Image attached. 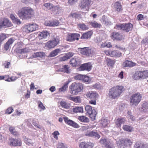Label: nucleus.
Instances as JSON below:
<instances>
[{"instance_id": "f03ea898", "label": "nucleus", "mask_w": 148, "mask_h": 148, "mask_svg": "<svg viewBox=\"0 0 148 148\" xmlns=\"http://www.w3.org/2000/svg\"><path fill=\"white\" fill-rule=\"evenodd\" d=\"M124 90V88L122 86H117L112 88L108 93L109 97L111 99L118 98L122 92Z\"/></svg>"}, {"instance_id": "dca6fc26", "label": "nucleus", "mask_w": 148, "mask_h": 148, "mask_svg": "<svg viewBox=\"0 0 148 148\" xmlns=\"http://www.w3.org/2000/svg\"><path fill=\"white\" fill-rule=\"evenodd\" d=\"M85 134L87 136L95 138L96 139H98L100 137V136L95 130H93L92 131L86 133Z\"/></svg>"}, {"instance_id": "2f4dec72", "label": "nucleus", "mask_w": 148, "mask_h": 148, "mask_svg": "<svg viewBox=\"0 0 148 148\" xmlns=\"http://www.w3.org/2000/svg\"><path fill=\"white\" fill-rule=\"evenodd\" d=\"M14 40L13 38H10L5 44L4 46V49L6 50H7L9 49L10 46L13 42Z\"/></svg>"}, {"instance_id": "393cba45", "label": "nucleus", "mask_w": 148, "mask_h": 148, "mask_svg": "<svg viewBox=\"0 0 148 148\" xmlns=\"http://www.w3.org/2000/svg\"><path fill=\"white\" fill-rule=\"evenodd\" d=\"M45 53L42 51H39L34 53L32 56L33 58H42L45 57Z\"/></svg>"}, {"instance_id": "f704fd0d", "label": "nucleus", "mask_w": 148, "mask_h": 148, "mask_svg": "<svg viewBox=\"0 0 148 148\" xmlns=\"http://www.w3.org/2000/svg\"><path fill=\"white\" fill-rule=\"evenodd\" d=\"M91 31L88 32L83 34L81 37V39H87L90 38L92 35Z\"/></svg>"}, {"instance_id": "58836bf2", "label": "nucleus", "mask_w": 148, "mask_h": 148, "mask_svg": "<svg viewBox=\"0 0 148 148\" xmlns=\"http://www.w3.org/2000/svg\"><path fill=\"white\" fill-rule=\"evenodd\" d=\"M77 26L79 28L82 30H86L88 29V26L84 23L78 24Z\"/></svg>"}, {"instance_id": "c756f323", "label": "nucleus", "mask_w": 148, "mask_h": 148, "mask_svg": "<svg viewBox=\"0 0 148 148\" xmlns=\"http://www.w3.org/2000/svg\"><path fill=\"white\" fill-rule=\"evenodd\" d=\"M60 70L62 72L66 73L68 74L70 73V69L68 65H65L63 66L62 67L60 68Z\"/></svg>"}, {"instance_id": "bf43d9fd", "label": "nucleus", "mask_w": 148, "mask_h": 148, "mask_svg": "<svg viewBox=\"0 0 148 148\" xmlns=\"http://www.w3.org/2000/svg\"><path fill=\"white\" fill-rule=\"evenodd\" d=\"M17 78V77H12L10 78H8L7 79H5V80L8 82L14 81Z\"/></svg>"}, {"instance_id": "603ef678", "label": "nucleus", "mask_w": 148, "mask_h": 148, "mask_svg": "<svg viewBox=\"0 0 148 148\" xmlns=\"http://www.w3.org/2000/svg\"><path fill=\"white\" fill-rule=\"evenodd\" d=\"M111 47H112V45H111V43L109 42L102 43V44L101 45V47H107L110 48Z\"/></svg>"}, {"instance_id": "79ce46f5", "label": "nucleus", "mask_w": 148, "mask_h": 148, "mask_svg": "<svg viewBox=\"0 0 148 148\" xmlns=\"http://www.w3.org/2000/svg\"><path fill=\"white\" fill-rule=\"evenodd\" d=\"M114 7L116 9L118 12H120L121 10L122 6L121 3L118 1L115 3L114 4Z\"/></svg>"}, {"instance_id": "3c124183", "label": "nucleus", "mask_w": 148, "mask_h": 148, "mask_svg": "<svg viewBox=\"0 0 148 148\" xmlns=\"http://www.w3.org/2000/svg\"><path fill=\"white\" fill-rule=\"evenodd\" d=\"M101 123L103 127H105L107 126V125L108 123V121L107 119H101Z\"/></svg>"}, {"instance_id": "473e14b6", "label": "nucleus", "mask_w": 148, "mask_h": 148, "mask_svg": "<svg viewBox=\"0 0 148 148\" xmlns=\"http://www.w3.org/2000/svg\"><path fill=\"white\" fill-rule=\"evenodd\" d=\"M135 80L142 79L141 76L140 71H136L132 77Z\"/></svg>"}, {"instance_id": "37998d69", "label": "nucleus", "mask_w": 148, "mask_h": 148, "mask_svg": "<svg viewBox=\"0 0 148 148\" xmlns=\"http://www.w3.org/2000/svg\"><path fill=\"white\" fill-rule=\"evenodd\" d=\"M60 104L62 108L65 109H68L70 108V104L64 101H61L60 102Z\"/></svg>"}, {"instance_id": "a19ab883", "label": "nucleus", "mask_w": 148, "mask_h": 148, "mask_svg": "<svg viewBox=\"0 0 148 148\" xmlns=\"http://www.w3.org/2000/svg\"><path fill=\"white\" fill-rule=\"evenodd\" d=\"M100 143L101 144L103 145L106 147L111 142L108 139L103 138L100 140Z\"/></svg>"}, {"instance_id": "20e7f679", "label": "nucleus", "mask_w": 148, "mask_h": 148, "mask_svg": "<svg viewBox=\"0 0 148 148\" xmlns=\"http://www.w3.org/2000/svg\"><path fill=\"white\" fill-rule=\"evenodd\" d=\"M72 94L77 95L83 89V86L80 83H75L72 84L70 87Z\"/></svg>"}, {"instance_id": "cd10ccee", "label": "nucleus", "mask_w": 148, "mask_h": 148, "mask_svg": "<svg viewBox=\"0 0 148 148\" xmlns=\"http://www.w3.org/2000/svg\"><path fill=\"white\" fill-rule=\"evenodd\" d=\"M49 35V33L47 31H45L40 33L38 34V36L40 39H46Z\"/></svg>"}, {"instance_id": "7ed1b4c3", "label": "nucleus", "mask_w": 148, "mask_h": 148, "mask_svg": "<svg viewBox=\"0 0 148 148\" xmlns=\"http://www.w3.org/2000/svg\"><path fill=\"white\" fill-rule=\"evenodd\" d=\"M115 28L119 30H123L124 32H128L132 30L133 25L131 23H119L116 25Z\"/></svg>"}, {"instance_id": "69168bd1", "label": "nucleus", "mask_w": 148, "mask_h": 148, "mask_svg": "<svg viewBox=\"0 0 148 148\" xmlns=\"http://www.w3.org/2000/svg\"><path fill=\"white\" fill-rule=\"evenodd\" d=\"M3 64L5 68H9V66L10 65V62L5 61L3 63Z\"/></svg>"}, {"instance_id": "774afa93", "label": "nucleus", "mask_w": 148, "mask_h": 148, "mask_svg": "<svg viewBox=\"0 0 148 148\" xmlns=\"http://www.w3.org/2000/svg\"><path fill=\"white\" fill-rule=\"evenodd\" d=\"M58 148H67L63 143H59L58 145Z\"/></svg>"}, {"instance_id": "6ab92c4d", "label": "nucleus", "mask_w": 148, "mask_h": 148, "mask_svg": "<svg viewBox=\"0 0 148 148\" xmlns=\"http://www.w3.org/2000/svg\"><path fill=\"white\" fill-rule=\"evenodd\" d=\"M78 49L81 54L89 56V54L91 53V50L88 47L79 48Z\"/></svg>"}, {"instance_id": "1a4fd4ad", "label": "nucleus", "mask_w": 148, "mask_h": 148, "mask_svg": "<svg viewBox=\"0 0 148 148\" xmlns=\"http://www.w3.org/2000/svg\"><path fill=\"white\" fill-rule=\"evenodd\" d=\"M106 55H109L111 57L115 58L119 57L121 56L122 53L117 50L111 51L110 50L106 51L105 52Z\"/></svg>"}, {"instance_id": "c85d7f7f", "label": "nucleus", "mask_w": 148, "mask_h": 148, "mask_svg": "<svg viewBox=\"0 0 148 148\" xmlns=\"http://www.w3.org/2000/svg\"><path fill=\"white\" fill-rule=\"evenodd\" d=\"M10 18L14 23L17 24H21V21L19 19L17 18L16 16H15L13 14H11Z\"/></svg>"}, {"instance_id": "a18cd8bd", "label": "nucleus", "mask_w": 148, "mask_h": 148, "mask_svg": "<svg viewBox=\"0 0 148 148\" xmlns=\"http://www.w3.org/2000/svg\"><path fill=\"white\" fill-rule=\"evenodd\" d=\"M54 5L51 3H45L44 5L46 9L51 11Z\"/></svg>"}, {"instance_id": "f3484780", "label": "nucleus", "mask_w": 148, "mask_h": 148, "mask_svg": "<svg viewBox=\"0 0 148 148\" xmlns=\"http://www.w3.org/2000/svg\"><path fill=\"white\" fill-rule=\"evenodd\" d=\"M62 49L61 48L56 49L51 51L49 56L50 57H54L59 54L61 53L62 51Z\"/></svg>"}, {"instance_id": "ea45409f", "label": "nucleus", "mask_w": 148, "mask_h": 148, "mask_svg": "<svg viewBox=\"0 0 148 148\" xmlns=\"http://www.w3.org/2000/svg\"><path fill=\"white\" fill-rule=\"evenodd\" d=\"M73 112L75 113L83 112V108L82 107H77L73 108Z\"/></svg>"}, {"instance_id": "864d4df0", "label": "nucleus", "mask_w": 148, "mask_h": 148, "mask_svg": "<svg viewBox=\"0 0 148 148\" xmlns=\"http://www.w3.org/2000/svg\"><path fill=\"white\" fill-rule=\"evenodd\" d=\"M84 76L82 80L84 82L88 83H89L91 81L90 78L85 75H84Z\"/></svg>"}, {"instance_id": "c03bdc74", "label": "nucleus", "mask_w": 148, "mask_h": 148, "mask_svg": "<svg viewBox=\"0 0 148 148\" xmlns=\"http://www.w3.org/2000/svg\"><path fill=\"white\" fill-rule=\"evenodd\" d=\"M89 23L92 27L96 28H99L101 25V24L97 23L96 21L90 22Z\"/></svg>"}, {"instance_id": "2eb2a0df", "label": "nucleus", "mask_w": 148, "mask_h": 148, "mask_svg": "<svg viewBox=\"0 0 148 148\" xmlns=\"http://www.w3.org/2000/svg\"><path fill=\"white\" fill-rule=\"evenodd\" d=\"M62 8L58 5H54L52 9L51 13H53L56 16L58 15L61 13Z\"/></svg>"}, {"instance_id": "0eeeda50", "label": "nucleus", "mask_w": 148, "mask_h": 148, "mask_svg": "<svg viewBox=\"0 0 148 148\" xmlns=\"http://www.w3.org/2000/svg\"><path fill=\"white\" fill-rule=\"evenodd\" d=\"M141 98V95L139 93L133 94L130 98V102L132 105H137L140 102Z\"/></svg>"}, {"instance_id": "6e6d98bb", "label": "nucleus", "mask_w": 148, "mask_h": 148, "mask_svg": "<svg viewBox=\"0 0 148 148\" xmlns=\"http://www.w3.org/2000/svg\"><path fill=\"white\" fill-rule=\"evenodd\" d=\"M71 15L73 17L75 18L79 19L81 18V14L76 13L71 14Z\"/></svg>"}, {"instance_id": "680f3d73", "label": "nucleus", "mask_w": 148, "mask_h": 148, "mask_svg": "<svg viewBox=\"0 0 148 148\" xmlns=\"http://www.w3.org/2000/svg\"><path fill=\"white\" fill-rule=\"evenodd\" d=\"M14 110L12 107H9L6 110L5 113L10 114H11L13 111Z\"/></svg>"}, {"instance_id": "423d86ee", "label": "nucleus", "mask_w": 148, "mask_h": 148, "mask_svg": "<svg viewBox=\"0 0 148 148\" xmlns=\"http://www.w3.org/2000/svg\"><path fill=\"white\" fill-rule=\"evenodd\" d=\"M60 41L59 36H56L53 39L48 41L45 44V47L49 49L54 48L59 43Z\"/></svg>"}, {"instance_id": "a878e982", "label": "nucleus", "mask_w": 148, "mask_h": 148, "mask_svg": "<svg viewBox=\"0 0 148 148\" xmlns=\"http://www.w3.org/2000/svg\"><path fill=\"white\" fill-rule=\"evenodd\" d=\"M97 95V93L95 92L91 91L87 92L86 96L87 98L94 99L96 98Z\"/></svg>"}, {"instance_id": "4be33fe9", "label": "nucleus", "mask_w": 148, "mask_h": 148, "mask_svg": "<svg viewBox=\"0 0 148 148\" xmlns=\"http://www.w3.org/2000/svg\"><path fill=\"white\" fill-rule=\"evenodd\" d=\"M126 121L125 118L121 117L118 119L115 122V124L116 127H120L121 125L124 124Z\"/></svg>"}, {"instance_id": "338daca9", "label": "nucleus", "mask_w": 148, "mask_h": 148, "mask_svg": "<svg viewBox=\"0 0 148 148\" xmlns=\"http://www.w3.org/2000/svg\"><path fill=\"white\" fill-rule=\"evenodd\" d=\"M141 42L142 43L144 44L145 45L148 44V36L145 39L143 40Z\"/></svg>"}, {"instance_id": "a211bd4d", "label": "nucleus", "mask_w": 148, "mask_h": 148, "mask_svg": "<svg viewBox=\"0 0 148 148\" xmlns=\"http://www.w3.org/2000/svg\"><path fill=\"white\" fill-rule=\"evenodd\" d=\"M111 38L114 40H121L122 39V36L118 32H114L111 34Z\"/></svg>"}, {"instance_id": "13d9d810", "label": "nucleus", "mask_w": 148, "mask_h": 148, "mask_svg": "<svg viewBox=\"0 0 148 148\" xmlns=\"http://www.w3.org/2000/svg\"><path fill=\"white\" fill-rule=\"evenodd\" d=\"M68 83L65 84L61 88H60L59 91L60 92L65 91L66 88H68Z\"/></svg>"}, {"instance_id": "4c0bfd02", "label": "nucleus", "mask_w": 148, "mask_h": 148, "mask_svg": "<svg viewBox=\"0 0 148 148\" xmlns=\"http://www.w3.org/2000/svg\"><path fill=\"white\" fill-rule=\"evenodd\" d=\"M117 144L119 147L120 148H125L126 147L125 143V141L124 139H121L118 142H116Z\"/></svg>"}, {"instance_id": "39448f33", "label": "nucleus", "mask_w": 148, "mask_h": 148, "mask_svg": "<svg viewBox=\"0 0 148 148\" xmlns=\"http://www.w3.org/2000/svg\"><path fill=\"white\" fill-rule=\"evenodd\" d=\"M85 110L86 111V113L89 115V116L92 120L95 119L97 113L94 107L87 105L85 107Z\"/></svg>"}, {"instance_id": "9b49d317", "label": "nucleus", "mask_w": 148, "mask_h": 148, "mask_svg": "<svg viewBox=\"0 0 148 148\" xmlns=\"http://www.w3.org/2000/svg\"><path fill=\"white\" fill-rule=\"evenodd\" d=\"M92 66L90 63H85L81 65L78 68L79 71H88L91 70Z\"/></svg>"}, {"instance_id": "aec40b11", "label": "nucleus", "mask_w": 148, "mask_h": 148, "mask_svg": "<svg viewBox=\"0 0 148 148\" xmlns=\"http://www.w3.org/2000/svg\"><path fill=\"white\" fill-rule=\"evenodd\" d=\"M93 0H83L81 3L80 8L81 9L88 8V6L90 4Z\"/></svg>"}, {"instance_id": "412c9836", "label": "nucleus", "mask_w": 148, "mask_h": 148, "mask_svg": "<svg viewBox=\"0 0 148 148\" xmlns=\"http://www.w3.org/2000/svg\"><path fill=\"white\" fill-rule=\"evenodd\" d=\"M93 144L90 142H82L79 145L80 148H93Z\"/></svg>"}, {"instance_id": "8fccbe9b", "label": "nucleus", "mask_w": 148, "mask_h": 148, "mask_svg": "<svg viewBox=\"0 0 148 148\" xmlns=\"http://www.w3.org/2000/svg\"><path fill=\"white\" fill-rule=\"evenodd\" d=\"M123 139L126 147L130 146L132 145V143L130 139L126 138Z\"/></svg>"}, {"instance_id": "4468645a", "label": "nucleus", "mask_w": 148, "mask_h": 148, "mask_svg": "<svg viewBox=\"0 0 148 148\" xmlns=\"http://www.w3.org/2000/svg\"><path fill=\"white\" fill-rule=\"evenodd\" d=\"M80 36L79 34H71L68 35L66 38L67 41H72L75 40H78L79 37Z\"/></svg>"}, {"instance_id": "f8f14e48", "label": "nucleus", "mask_w": 148, "mask_h": 148, "mask_svg": "<svg viewBox=\"0 0 148 148\" xmlns=\"http://www.w3.org/2000/svg\"><path fill=\"white\" fill-rule=\"evenodd\" d=\"M70 63L72 66H77L80 64V60L78 58L75 57L71 59Z\"/></svg>"}, {"instance_id": "ddd939ff", "label": "nucleus", "mask_w": 148, "mask_h": 148, "mask_svg": "<svg viewBox=\"0 0 148 148\" xmlns=\"http://www.w3.org/2000/svg\"><path fill=\"white\" fill-rule=\"evenodd\" d=\"M65 123L68 125L71 126L74 128H78L79 127V125L76 123L72 120L69 119L67 117H63Z\"/></svg>"}, {"instance_id": "e2e57ef3", "label": "nucleus", "mask_w": 148, "mask_h": 148, "mask_svg": "<svg viewBox=\"0 0 148 148\" xmlns=\"http://www.w3.org/2000/svg\"><path fill=\"white\" fill-rule=\"evenodd\" d=\"M51 24L52 26H57L59 25V23L58 21L54 20L51 21Z\"/></svg>"}, {"instance_id": "09e8293b", "label": "nucleus", "mask_w": 148, "mask_h": 148, "mask_svg": "<svg viewBox=\"0 0 148 148\" xmlns=\"http://www.w3.org/2000/svg\"><path fill=\"white\" fill-rule=\"evenodd\" d=\"M106 61L108 66L110 67H113L115 63L114 60L110 59H107Z\"/></svg>"}, {"instance_id": "7c9ffc66", "label": "nucleus", "mask_w": 148, "mask_h": 148, "mask_svg": "<svg viewBox=\"0 0 148 148\" xmlns=\"http://www.w3.org/2000/svg\"><path fill=\"white\" fill-rule=\"evenodd\" d=\"M101 21L103 23L106 25H110L111 24V22L104 15L102 16Z\"/></svg>"}, {"instance_id": "052dcab7", "label": "nucleus", "mask_w": 148, "mask_h": 148, "mask_svg": "<svg viewBox=\"0 0 148 148\" xmlns=\"http://www.w3.org/2000/svg\"><path fill=\"white\" fill-rule=\"evenodd\" d=\"M33 125L39 129H42V126L39 125L36 122V121L34 120L33 122Z\"/></svg>"}, {"instance_id": "72a5a7b5", "label": "nucleus", "mask_w": 148, "mask_h": 148, "mask_svg": "<svg viewBox=\"0 0 148 148\" xmlns=\"http://www.w3.org/2000/svg\"><path fill=\"white\" fill-rule=\"evenodd\" d=\"M134 148H148V145H144L140 142H137L134 146Z\"/></svg>"}, {"instance_id": "bb28decb", "label": "nucleus", "mask_w": 148, "mask_h": 148, "mask_svg": "<svg viewBox=\"0 0 148 148\" xmlns=\"http://www.w3.org/2000/svg\"><path fill=\"white\" fill-rule=\"evenodd\" d=\"M24 141L27 145H28L33 146L36 144L34 139H31L26 137L24 138Z\"/></svg>"}, {"instance_id": "6e6552de", "label": "nucleus", "mask_w": 148, "mask_h": 148, "mask_svg": "<svg viewBox=\"0 0 148 148\" xmlns=\"http://www.w3.org/2000/svg\"><path fill=\"white\" fill-rule=\"evenodd\" d=\"M9 144L11 146H20L21 145V142L20 139H15L11 137L8 138Z\"/></svg>"}, {"instance_id": "5701e85b", "label": "nucleus", "mask_w": 148, "mask_h": 148, "mask_svg": "<svg viewBox=\"0 0 148 148\" xmlns=\"http://www.w3.org/2000/svg\"><path fill=\"white\" fill-rule=\"evenodd\" d=\"M136 63L132 61L127 60L123 62V65L125 67H132L136 66Z\"/></svg>"}, {"instance_id": "b1692460", "label": "nucleus", "mask_w": 148, "mask_h": 148, "mask_svg": "<svg viewBox=\"0 0 148 148\" xmlns=\"http://www.w3.org/2000/svg\"><path fill=\"white\" fill-rule=\"evenodd\" d=\"M140 110L141 112H146L148 110V102L144 101L141 103Z\"/></svg>"}, {"instance_id": "49530a36", "label": "nucleus", "mask_w": 148, "mask_h": 148, "mask_svg": "<svg viewBox=\"0 0 148 148\" xmlns=\"http://www.w3.org/2000/svg\"><path fill=\"white\" fill-rule=\"evenodd\" d=\"M140 73L142 79H144L148 77V71L145 70L140 71Z\"/></svg>"}, {"instance_id": "de8ad7c7", "label": "nucleus", "mask_w": 148, "mask_h": 148, "mask_svg": "<svg viewBox=\"0 0 148 148\" xmlns=\"http://www.w3.org/2000/svg\"><path fill=\"white\" fill-rule=\"evenodd\" d=\"M123 129L126 131L131 132L132 131L133 128L130 126L125 125H123Z\"/></svg>"}, {"instance_id": "f257e3e1", "label": "nucleus", "mask_w": 148, "mask_h": 148, "mask_svg": "<svg viewBox=\"0 0 148 148\" xmlns=\"http://www.w3.org/2000/svg\"><path fill=\"white\" fill-rule=\"evenodd\" d=\"M34 12L33 10L29 7L23 8L19 12L18 15L23 19L30 18L32 17Z\"/></svg>"}, {"instance_id": "9d476101", "label": "nucleus", "mask_w": 148, "mask_h": 148, "mask_svg": "<svg viewBox=\"0 0 148 148\" xmlns=\"http://www.w3.org/2000/svg\"><path fill=\"white\" fill-rule=\"evenodd\" d=\"M24 29L27 32H32L37 30L38 29V26L36 24H31L26 26Z\"/></svg>"}, {"instance_id": "c9c22d12", "label": "nucleus", "mask_w": 148, "mask_h": 148, "mask_svg": "<svg viewBox=\"0 0 148 148\" xmlns=\"http://www.w3.org/2000/svg\"><path fill=\"white\" fill-rule=\"evenodd\" d=\"M1 23L3 27H11L12 25L11 22L7 19H4Z\"/></svg>"}, {"instance_id": "e433bc0d", "label": "nucleus", "mask_w": 148, "mask_h": 148, "mask_svg": "<svg viewBox=\"0 0 148 148\" xmlns=\"http://www.w3.org/2000/svg\"><path fill=\"white\" fill-rule=\"evenodd\" d=\"M78 120L80 122L87 123L89 122V119L84 116H79Z\"/></svg>"}, {"instance_id": "4d7b16f0", "label": "nucleus", "mask_w": 148, "mask_h": 148, "mask_svg": "<svg viewBox=\"0 0 148 148\" xmlns=\"http://www.w3.org/2000/svg\"><path fill=\"white\" fill-rule=\"evenodd\" d=\"M84 75L78 74L76 75L75 77V79L76 80H83V78L84 77Z\"/></svg>"}, {"instance_id": "0e129e2a", "label": "nucleus", "mask_w": 148, "mask_h": 148, "mask_svg": "<svg viewBox=\"0 0 148 148\" xmlns=\"http://www.w3.org/2000/svg\"><path fill=\"white\" fill-rule=\"evenodd\" d=\"M128 116L130 119L132 121H134L135 120V118L134 116H133L131 114V112L128 111Z\"/></svg>"}, {"instance_id": "5fc2aeb1", "label": "nucleus", "mask_w": 148, "mask_h": 148, "mask_svg": "<svg viewBox=\"0 0 148 148\" xmlns=\"http://www.w3.org/2000/svg\"><path fill=\"white\" fill-rule=\"evenodd\" d=\"M9 130L11 133L13 135H17V132L15 131L14 128L13 127H10L9 128Z\"/></svg>"}]
</instances>
